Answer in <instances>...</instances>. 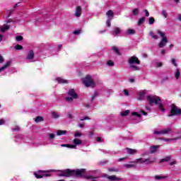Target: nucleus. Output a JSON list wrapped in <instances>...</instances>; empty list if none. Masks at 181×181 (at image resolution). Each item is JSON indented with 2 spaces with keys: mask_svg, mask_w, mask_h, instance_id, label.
Instances as JSON below:
<instances>
[{
  "mask_svg": "<svg viewBox=\"0 0 181 181\" xmlns=\"http://www.w3.org/2000/svg\"><path fill=\"white\" fill-rule=\"evenodd\" d=\"M112 50H114L115 53H116V54H117V56H121V52H119V49H118V47H113Z\"/></svg>",
  "mask_w": 181,
  "mask_h": 181,
  "instance_id": "29",
  "label": "nucleus"
},
{
  "mask_svg": "<svg viewBox=\"0 0 181 181\" xmlns=\"http://www.w3.org/2000/svg\"><path fill=\"white\" fill-rule=\"evenodd\" d=\"M16 50H22L23 49V47L21 45H17L15 47Z\"/></svg>",
  "mask_w": 181,
  "mask_h": 181,
  "instance_id": "41",
  "label": "nucleus"
},
{
  "mask_svg": "<svg viewBox=\"0 0 181 181\" xmlns=\"http://www.w3.org/2000/svg\"><path fill=\"white\" fill-rule=\"evenodd\" d=\"M68 118H69L70 119H73L74 117L73 116V115H71V113H68Z\"/></svg>",
  "mask_w": 181,
  "mask_h": 181,
  "instance_id": "56",
  "label": "nucleus"
},
{
  "mask_svg": "<svg viewBox=\"0 0 181 181\" xmlns=\"http://www.w3.org/2000/svg\"><path fill=\"white\" fill-rule=\"evenodd\" d=\"M159 149V146H153L150 147V153H155L158 152V150Z\"/></svg>",
  "mask_w": 181,
  "mask_h": 181,
  "instance_id": "14",
  "label": "nucleus"
},
{
  "mask_svg": "<svg viewBox=\"0 0 181 181\" xmlns=\"http://www.w3.org/2000/svg\"><path fill=\"white\" fill-rule=\"evenodd\" d=\"M157 33H158V35H159L160 36V37H162L161 41L158 44L159 47H160V48L165 47V46H166V43H168V42L165 33H163L160 30H158Z\"/></svg>",
  "mask_w": 181,
  "mask_h": 181,
  "instance_id": "7",
  "label": "nucleus"
},
{
  "mask_svg": "<svg viewBox=\"0 0 181 181\" xmlns=\"http://www.w3.org/2000/svg\"><path fill=\"white\" fill-rule=\"evenodd\" d=\"M175 76L177 80L180 77V69H177L175 72Z\"/></svg>",
  "mask_w": 181,
  "mask_h": 181,
  "instance_id": "28",
  "label": "nucleus"
},
{
  "mask_svg": "<svg viewBox=\"0 0 181 181\" xmlns=\"http://www.w3.org/2000/svg\"><path fill=\"white\" fill-rule=\"evenodd\" d=\"M4 63V57L2 55H0V64Z\"/></svg>",
  "mask_w": 181,
  "mask_h": 181,
  "instance_id": "60",
  "label": "nucleus"
},
{
  "mask_svg": "<svg viewBox=\"0 0 181 181\" xmlns=\"http://www.w3.org/2000/svg\"><path fill=\"white\" fill-rule=\"evenodd\" d=\"M9 28H10V26L9 25H4V26H3V28H1V32H6V30H8V29H9Z\"/></svg>",
  "mask_w": 181,
  "mask_h": 181,
  "instance_id": "30",
  "label": "nucleus"
},
{
  "mask_svg": "<svg viewBox=\"0 0 181 181\" xmlns=\"http://www.w3.org/2000/svg\"><path fill=\"white\" fill-rule=\"evenodd\" d=\"M49 176H50V174H49V173H45L42 175V177H47Z\"/></svg>",
  "mask_w": 181,
  "mask_h": 181,
  "instance_id": "58",
  "label": "nucleus"
},
{
  "mask_svg": "<svg viewBox=\"0 0 181 181\" xmlns=\"http://www.w3.org/2000/svg\"><path fill=\"white\" fill-rule=\"evenodd\" d=\"M177 139H181V133H180V135L178 136L176 138H174V139H163V141H165V142H169V141H176Z\"/></svg>",
  "mask_w": 181,
  "mask_h": 181,
  "instance_id": "22",
  "label": "nucleus"
},
{
  "mask_svg": "<svg viewBox=\"0 0 181 181\" xmlns=\"http://www.w3.org/2000/svg\"><path fill=\"white\" fill-rule=\"evenodd\" d=\"M81 11H82L81 6H76L75 14H74L76 18H80L81 16Z\"/></svg>",
  "mask_w": 181,
  "mask_h": 181,
  "instance_id": "12",
  "label": "nucleus"
},
{
  "mask_svg": "<svg viewBox=\"0 0 181 181\" xmlns=\"http://www.w3.org/2000/svg\"><path fill=\"white\" fill-rule=\"evenodd\" d=\"M61 172L62 173L58 175V176L59 177L64 176L65 177H70V176H78V177H84V175H86V169H81V170L66 169Z\"/></svg>",
  "mask_w": 181,
  "mask_h": 181,
  "instance_id": "1",
  "label": "nucleus"
},
{
  "mask_svg": "<svg viewBox=\"0 0 181 181\" xmlns=\"http://www.w3.org/2000/svg\"><path fill=\"white\" fill-rule=\"evenodd\" d=\"M129 110H125L124 112L121 113L122 117H127L128 114H129Z\"/></svg>",
  "mask_w": 181,
  "mask_h": 181,
  "instance_id": "39",
  "label": "nucleus"
},
{
  "mask_svg": "<svg viewBox=\"0 0 181 181\" xmlns=\"http://www.w3.org/2000/svg\"><path fill=\"white\" fill-rule=\"evenodd\" d=\"M66 134H67V131L66 130H58L57 132L58 136H60V135H66Z\"/></svg>",
  "mask_w": 181,
  "mask_h": 181,
  "instance_id": "23",
  "label": "nucleus"
},
{
  "mask_svg": "<svg viewBox=\"0 0 181 181\" xmlns=\"http://www.w3.org/2000/svg\"><path fill=\"white\" fill-rule=\"evenodd\" d=\"M149 25H153L155 23V18L153 17H151L148 18Z\"/></svg>",
  "mask_w": 181,
  "mask_h": 181,
  "instance_id": "35",
  "label": "nucleus"
},
{
  "mask_svg": "<svg viewBox=\"0 0 181 181\" xmlns=\"http://www.w3.org/2000/svg\"><path fill=\"white\" fill-rule=\"evenodd\" d=\"M156 180H160L162 179H165V177L162 175H156L155 177Z\"/></svg>",
  "mask_w": 181,
  "mask_h": 181,
  "instance_id": "40",
  "label": "nucleus"
},
{
  "mask_svg": "<svg viewBox=\"0 0 181 181\" xmlns=\"http://www.w3.org/2000/svg\"><path fill=\"white\" fill-rule=\"evenodd\" d=\"M35 121L37 123L42 122V121H43V117H42L40 116H37V117H35Z\"/></svg>",
  "mask_w": 181,
  "mask_h": 181,
  "instance_id": "32",
  "label": "nucleus"
},
{
  "mask_svg": "<svg viewBox=\"0 0 181 181\" xmlns=\"http://www.w3.org/2000/svg\"><path fill=\"white\" fill-rule=\"evenodd\" d=\"M109 172H118V170L117 168H109Z\"/></svg>",
  "mask_w": 181,
  "mask_h": 181,
  "instance_id": "52",
  "label": "nucleus"
},
{
  "mask_svg": "<svg viewBox=\"0 0 181 181\" xmlns=\"http://www.w3.org/2000/svg\"><path fill=\"white\" fill-rule=\"evenodd\" d=\"M82 81L85 86V87H95V82H94V80L93 79V77L91 76L88 75L85 78L82 79Z\"/></svg>",
  "mask_w": 181,
  "mask_h": 181,
  "instance_id": "5",
  "label": "nucleus"
},
{
  "mask_svg": "<svg viewBox=\"0 0 181 181\" xmlns=\"http://www.w3.org/2000/svg\"><path fill=\"white\" fill-rule=\"evenodd\" d=\"M49 139H54V134H49Z\"/></svg>",
  "mask_w": 181,
  "mask_h": 181,
  "instance_id": "53",
  "label": "nucleus"
},
{
  "mask_svg": "<svg viewBox=\"0 0 181 181\" xmlns=\"http://www.w3.org/2000/svg\"><path fill=\"white\" fill-rule=\"evenodd\" d=\"M146 94V92H145L144 90L139 92V96H138V100H139L140 101H142L144 100V98H145Z\"/></svg>",
  "mask_w": 181,
  "mask_h": 181,
  "instance_id": "16",
  "label": "nucleus"
},
{
  "mask_svg": "<svg viewBox=\"0 0 181 181\" xmlns=\"http://www.w3.org/2000/svg\"><path fill=\"white\" fill-rule=\"evenodd\" d=\"M73 142L74 145H70L69 146L71 149H76V148H77V145H81L83 144V141L79 139H74Z\"/></svg>",
  "mask_w": 181,
  "mask_h": 181,
  "instance_id": "11",
  "label": "nucleus"
},
{
  "mask_svg": "<svg viewBox=\"0 0 181 181\" xmlns=\"http://www.w3.org/2000/svg\"><path fill=\"white\" fill-rule=\"evenodd\" d=\"M132 115H133L134 117H137L138 118H141V114H139L136 112L132 113Z\"/></svg>",
  "mask_w": 181,
  "mask_h": 181,
  "instance_id": "44",
  "label": "nucleus"
},
{
  "mask_svg": "<svg viewBox=\"0 0 181 181\" xmlns=\"http://www.w3.org/2000/svg\"><path fill=\"white\" fill-rule=\"evenodd\" d=\"M111 21H112V18H108L106 22V25L107 26V28H110L111 27Z\"/></svg>",
  "mask_w": 181,
  "mask_h": 181,
  "instance_id": "33",
  "label": "nucleus"
},
{
  "mask_svg": "<svg viewBox=\"0 0 181 181\" xmlns=\"http://www.w3.org/2000/svg\"><path fill=\"white\" fill-rule=\"evenodd\" d=\"M61 146L62 148H70V145L69 144H62Z\"/></svg>",
  "mask_w": 181,
  "mask_h": 181,
  "instance_id": "57",
  "label": "nucleus"
},
{
  "mask_svg": "<svg viewBox=\"0 0 181 181\" xmlns=\"http://www.w3.org/2000/svg\"><path fill=\"white\" fill-rule=\"evenodd\" d=\"M11 63H12V62L11 61H8L5 65H4L3 66H1L0 68V73H1V71H4V70H6V69H8V67H9L11 66Z\"/></svg>",
  "mask_w": 181,
  "mask_h": 181,
  "instance_id": "15",
  "label": "nucleus"
},
{
  "mask_svg": "<svg viewBox=\"0 0 181 181\" xmlns=\"http://www.w3.org/2000/svg\"><path fill=\"white\" fill-rule=\"evenodd\" d=\"M56 80L59 84H67V83H69V81L63 79V78H57Z\"/></svg>",
  "mask_w": 181,
  "mask_h": 181,
  "instance_id": "18",
  "label": "nucleus"
},
{
  "mask_svg": "<svg viewBox=\"0 0 181 181\" xmlns=\"http://www.w3.org/2000/svg\"><path fill=\"white\" fill-rule=\"evenodd\" d=\"M178 21H180L181 22V14L178 15Z\"/></svg>",
  "mask_w": 181,
  "mask_h": 181,
  "instance_id": "64",
  "label": "nucleus"
},
{
  "mask_svg": "<svg viewBox=\"0 0 181 181\" xmlns=\"http://www.w3.org/2000/svg\"><path fill=\"white\" fill-rule=\"evenodd\" d=\"M97 142H102L101 137H96Z\"/></svg>",
  "mask_w": 181,
  "mask_h": 181,
  "instance_id": "61",
  "label": "nucleus"
},
{
  "mask_svg": "<svg viewBox=\"0 0 181 181\" xmlns=\"http://www.w3.org/2000/svg\"><path fill=\"white\" fill-rule=\"evenodd\" d=\"M68 97L66 98V100L68 103H71V101H73V100H76L77 98H78V95H77V93H76V90H74V89H70L68 91Z\"/></svg>",
  "mask_w": 181,
  "mask_h": 181,
  "instance_id": "6",
  "label": "nucleus"
},
{
  "mask_svg": "<svg viewBox=\"0 0 181 181\" xmlns=\"http://www.w3.org/2000/svg\"><path fill=\"white\" fill-rule=\"evenodd\" d=\"M97 95H98V92H96V93H95L93 94V95L91 98V101H94V100H95V97H97Z\"/></svg>",
  "mask_w": 181,
  "mask_h": 181,
  "instance_id": "47",
  "label": "nucleus"
},
{
  "mask_svg": "<svg viewBox=\"0 0 181 181\" xmlns=\"http://www.w3.org/2000/svg\"><path fill=\"white\" fill-rule=\"evenodd\" d=\"M156 66L157 67H162V66H163V64H162V62H156Z\"/></svg>",
  "mask_w": 181,
  "mask_h": 181,
  "instance_id": "49",
  "label": "nucleus"
},
{
  "mask_svg": "<svg viewBox=\"0 0 181 181\" xmlns=\"http://www.w3.org/2000/svg\"><path fill=\"white\" fill-rule=\"evenodd\" d=\"M171 132H172V128L168 127L159 131L155 130L153 132V134L155 135H168V134H170Z\"/></svg>",
  "mask_w": 181,
  "mask_h": 181,
  "instance_id": "9",
  "label": "nucleus"
},
{
  "mask_svg": "<svg viewBox=\"0 0 181 181\" xmlns=\"http://www.w3.org/2000/svg\"><path fill=\"white\" fill-rule=\"evenodd\" d=\"M124 95H129V91H128V90H124Z\"/></svg>",
  "mask_w": 181,
  "mask_h": 181,
  "instance_id": "55",
  "label": "nucleus"
},
{
  "mask_svg": "<svg viewBox=\"0 0 181 181\" xmlns=\"http://www.w3.org/2000/svg\"><path fill=\"white\" fill-rule=\"evenodd\" d=\"M132 163H145V158H138L133 161Z\"/></svg>",
  "mask_w": 181,
  "mask_h": 181,
  "instance_id": "20",
  "label": "nucleus"
},
{
  "mask_svg": "<svg viewBox=\"0 0 181 181\" xmlns=\"http://www.w3.org/2000/svg\"><path fill=\"white\" fill-rule=\"evenodd\" d=\"M74 136H76V137H80V136H81V133H80L79 132H76L74 134Z\"/></svg>",
  "mask_w": 181,
  "mask_h": 181,
  "instance_id": "48",
  "label": "nucleus"
},
{
  "mask_svg": "<svg viewBox=\"0 0 181 181\" xmlns=\"http://www.w3.org/2000/svg\"><path fill=\"white\" fill-rule=\"evenodd\" d=\"M135 30L134 29H128L124 32V35H134Z\"/></svg>",
  "mask_w": 181,
  "mask_h": 181,
  "instance_id": "21",
  "label": "nucleus"
},
{
  "mask_svg": "<svg viewBox=\"0 0 181 181\" xmlns=\"http://www.w3.org/2000/svg\"><path fill=\"white\" fill-rule=\"evenodd\" d=\"M171 114L168 115V117H173V115H181V109L177 107L175 104L171 105Z\"/></svg>",
  "mask_w": 181,
  "mask_h": 181,
  "instance_id": "8",
  "label": "nucleus"
},
{
  "mask_svg": "<svg viewBox=\"0 0 181 181\" xmlns=\"http://www.w3.org/2000/svg\"><path fill=\"white\" fill-rule=\"evenodd\" d=\"M127 153L129 155H134V153H136V150L132 148H127Z\"/></svg>",
  "mask_w": 181,
  "mask_h": 181,
  "instance_id": "24",
  "label": "nucleus"
},
{
  "mask_svg": "<svg viewBox=\"0 0 181 181\" xmlns=\"http://www.w3.org/2000/svg\"><path fill=\"white\" fill-rule=\"evenodd\" d=\"M52 117L55 118V119H57V118H59V117H60V115L59 114H57V112H53L52 113Z\"/></svg>",
  "mask_w": 181,
  "mask_h": 181,
  "instance_id": "36",
  "label": "nucleus"
},
{
  "mask_svg": "<svg viewBox=\"0 0 181 181\" xmlns=\"http://www.w3.org/2000/svg\"><path fill=\"white\" fill-rule=\"evenodd\" d=\"M144 12L146 13V16H149V11H148V10H144Z\"/></svg>",
  "mask_w": 181,
  "mask_h": 181,
  "instance_id": "62",
  "label": "nucleus"
},
{
  "mask_svg": "<svg viewBox=\"0 0 181 181\" xmlns=\"http://www.w3.org/2000/svg\"><path fill=\"white\" fill-rule=\"evenodd\" d=\"M81 33V30H76L74 31V35H80Z\"/></svg>",
  "mask_w": 181,
  "mask_h": 181,
  "instance_id": "51",
  "label": "nucleus"
},
{
  "mask_svg": "<svg viewBox=\"0 0 181 181\" xmlns=\"http://www.w3.org/2000/svg\"><path fill=\"white\" fill-rule=\"evenodd\" d=\"M144 22H145V17H142L139 20V21H138L139 26H141V25H142V23H144Z\"/></svg>",
  "mask_w": 181,
  "mask_h": 181,
  "instance_id": "34",
  "label": "nucleus"
},
{
  "mask_svg": "<svg viewBox=\"0 0 181 181\" xmlns=\"http://www.w3.org/2000/svg\"><path fill=\"white\" fill-rule=\"evenodd\" d=\"M171 157L170 156H167L165 158H163L160 160V163H163V162H169L170 160Z\"/></svg>",
  "mask_w": 181,
  "mask_h": 181,
  "instance_id": "26",
  "label": "nucleus"
},
{
  "mask_svg": "<svg viewBox=\"0 0 181 181\" xmlns=\"http://www.w3.org/2000/svg\"><path fill=\"white\" fill-rule=\"evenodd\" d=\"M5 124V121L4 119H0V125H4Z\"/></svg>",
  "mask_w": 181,
  "mask_h": 181,
  "instance_id": "63",
  "label": "nucleus"
},
{
  "mask_svg": "<svg viewBox=\"0 0 181 181\" xmlns=\"http://www.w3.org/2000/svg\"><path fill=\"white\" fill-rule=\"evenodd\" d=\"M146 100H147L149 105H151V107H153L154 104H156V105H158V104H159V105H158L159 110H160L162 111V112H165V111H166V110L165 108H163V105H162V103H162V100H160V98L159 96L147 95Z\"/></svg>",
  "mask_w": 181,
  "mask_h": 181,
  "instance_id": "2",
  "label": "nucleus"
},
{
  "mask_svg": "<svg viewBox=\"0 0 181 181\" xmlns=\"http://www.w3.org/2000/svg\"><path fill=\"white\" fill-rule=\"evenodd\" d=\"M105 177H107V179H109V180H112V181L121 180V178L117 177V176H115V175L109 176L108 175L105 174Z\"/></svg>",
  "mask_w": 181,
  "mask_h": 181,
  "instance_id": "13",
  "label": "nucleus"
},
{
  "mask_svg": "<svg viewBox=\"0 0 181 181\" xmlns=\"http://www.w3.org/2000/svg\"><path fill=\"white\" fill-rule=\"evenodd\" d=\"M170 166H173V165H176V161L174 160V161L170 162Z\"/></svg>",
  "mask_w": 181,
  "mask_h": 181,
  "instance_id": "59",
  "label": "nucleus"
},
{
  "mask_svg": "<svg viewBox=\"0 0 181 181\" xmlns=\"http://www.w3.org/2000/svg\"><path fill=\"white\" fill-rule=\"evenodd\" d=\"M121 33H122L121 28L118 27H115L113 30L111 31V35H112L114 37H117V36H118V35H121Z\"/></svg>",
  "mask_w": 181,
  "mask_h": 181,
  "instance_id": "10",
  "label": "nucleus"
},
{
  "mask_svg": "<svg viewBox=\"0 0 181 181\" xmlns=\"http://www.w3.org/2000/svg\"><path fill=\"white\" fill-rule=\"evenodd\" d=\"M89 173H92V175H89L86 176V179L91 180L92 181H97L98 177H105V175H103L101 170H90Z\"/></svg>",
  "mask_w": 181,
  "mask_h": 181,
  "instance_id": "4",
  "label": "nucleus"
},
{
  "mask_svg": "<svg viewBox=\"0 0 181 181\" xmlns=\"http://www.w3.org/2000/svg\"><path fill=\"white\" fill-rule=\"evenodd\" d=\"M124 166H125V168H135V165H134V164H126Z\"/></svg>",
  "mask_w": 181,
  "mask_h": 181,
  "instance_id": "46",
  "label": "nucleus"
},
{
  "mask_svg": "<svg viewBox=\"0 0 181 181\" xmlns=\"http://www.w3.org/2000/svg\"><path fill=\"white\" fill-rule=\"evenodd\" d=\"M16 40H17V42H21V40H23V37H22V35H18L16 37Z\"/></svg>",
  "mask_w": 181,
  "mask_h": 181,
  "instance_id": "43",
  "label": "nucleus"
},
{
  "mask_svg": "<svg viewBox=\"0 0 181 181\" xmlns=\"http://www.w3.org/2000/svg\"><path fill=\"white\" fill-rule=\"evenodd\" d=\"M86 119H90L88 117V116H86L83 118H81L80 121H86Z\"/></svg>",
  "mask_w": 181,
  "mask_h": 181,
  "instance_id": "50",
  "label": "nucleus"
},
{
  "mask_svg": "<svg viewBox=\"0 0 181 181\" xmlns=\"http://www.w3.org/2000/svg\"><path fill=\"white\" fill-rule=\"evenodd\" d=\"M128 63L129 67L132 71H139L141 69L139 66H136L135 64H141V61L136 56H133L129 58Z\"/></svg>",
  "mask_w": 181,
  "mask_h": 181,
  "instance_id": "3",
  "label": "nucleus"
},
{
  "mask_svg": "<svg viewBox=\"0 0 181 181\" xmlns=\"http://www.w3.org/2000/svg\"><path fill=\"white\" fill-rule=\"evenodd\" d=\"M171 63L175 66V67H177V63H176V59L172 58L171 59Z\"/></svg>",
  "mask_w": 181,
  "mask_h": 181,
  "instance_id": "37",
  "label": "nucleus"
},
{
  "mask_svg": "<svg viewBox=\"0 0 181 181\" xmlns=\"http://www.w3.org/2000/svg\"><path fill=\"white\" fill-rule=\"evenodd\" d=\"M161 15L165 18H168V12L166 11V10H163L161 11Z\"/></svg>",
  "mask_w": 181,
  "mask_h": 181,
  "instance_id": "38",
  "label": "nucleus"
},
{
  "mask_svg": "<svg viewBox=\"0 0 181 181\" xmlns=\"http://www.w3.org/2000/svg\"><path fill=\"white\" fill-rule=\"evenodd\" d=\"M13 131H14V132H16L18 131H19V127L18 126H16L13 129Z\"/></svg>",
  "mask_w": 181,
  "mask_h": 181,
  "instance_id": "54",
  "label": "nucleus"
},
{
  "mask_svg": "<svg viewBox=\"0 0 181 181\" xmlns=\"http://www.w3.org/2000/svg\"><path fill=\"white\" fill-rule=\"evenodd\" d=\"M107 64L110 67H112V66H114V62H112V60H109L107 61Z\"/></svg>",
  "mask_w": 181,
  "mask_h": 181,
  "instance_id": "42",
  "label": "nucleus"
},
{
  "mask_svg": "<svg viewBox=\"0 0 181 181\" xmlns=\"http://www.w3.org/2000/svg\"><path fill=\"white\" fill-rule=\"evenodd\" d=\"M150 36H151L152 39H154V40H158V35H155L153 32H150Z\"/></svg>",
  "mask_w": 181,
  "mask_h": 181,
  "instance_id": "31",
  "label": "nucleus"
},
{
  "mask_svg": "<svg viewBox=\"0 0 181 181\" xmlns=\"http://www.w3.org/2000/svg\"><path fill=\"white\" fill-rule=\"evenodd\" d=\"M106 15L108 16V18H114V12H112V10H109L107 13Z\"/></svg>",
  "mask_w": 181,
  "mask_h": 181,
  "instance_id": "25",
  "label": "nucleus"
},
{
  "mask_svg": "<svg viewBox=\"0 0 181 181\" xmlns=\"http://www.w3.org/2000/svg\"><path fill=\"white\" fill-rule=\"evenodd\" d=\"M132 15L134 16H138L139 15V8H134L132 10Z\"/></svg>",
  "mask_w": 181,
  "mask_h": 181,
  "instance_id": "27",
  "label": "nucleus"
},
{
  "mask_svg": "<svg viewBox=\"0 0 181 181\" xmlns=\"http://www.w3.org/2000/svg\"><path fill=\"white\" fill-rule=\"evenodd\" d=\"M33 57H35V53L33 52V50H30L27 57L26 59L27 60H32V59H33Z\"/></svg>",
  "mask_w": 181,
  "mask_h": 181,
  "instance_id": "17",
  "label": "nucleus"
},
{
  "mask_svg": "<svg viewBox=\"0 0 181 181\" xmlns=\"http://www.w3.org/2000/svg\"><path fill=\"white\" fill-rule=\"evenodd\" d=\"M156 160L155 158H144L145 165H150V163H153Z\"/></svg>",
  "mask_w": 181,
  "mask_h": 181,
  "instance_id": "19",
  "label": "nucleus"
},
{
  "mask_svg": "<svg viewBox=\"0 0 181 181\" xmlns=\"http://www.w3.org/2000/svg\"><path fill=\"white\" fill-rule=\"evenodd\" d=\"M35 177H37V179H42V177H43V175H40L39 173H35Z\"/></svg>",
  "mask_w": 181,
  "mask_h": 181,
  "instance_id": "45",
  "label": "nucleus"
}]
</instances>
